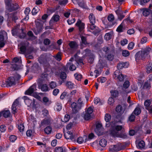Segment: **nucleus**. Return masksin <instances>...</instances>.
I'll return each mask as SVG.
<instances>
[{"label":"nucleus","instance_id":"1","mask_svg":"<svg viewBox=\"0 0 152 152\" xmlns=\"http://www.w3.org/2000/svg\"><path fill=\"white\" fill-rule=\"evenodd\" d=\"M20 78V76L18 74H16L13 77H11L9 78L6 81V84H2V87H10L16 84L17 81H18Z\"/></svg>","mask_w":152,"mask_h":152},{"label":"nucleus","instance_id":"2","mask_svg":"<svg viewBox=\"0 0 152 152\" xmlns=\"http://www.w3.org/2000/svg\"><path fill=\"white\" fill-rule=\"evenodd\" d=\"M5 1L6 9L10 12L17 10L19 7L18 4L16 3H15L13 0H5Z\"/></svg>","mask_w":152,"mask_h":152},{"label":"nucleus","instance_id":"3","mask_svg":"<svg viewBox=\"0 0 152 152\" xmlns=\"http://www.w3.org/2000/svg\"><path fill=\"white\" fill-rule=\"evenodd\" d=\"M124 130V128L121 125H116L111 126L110 132V134L114 137L118 136L119 134H120L119 131Z\"/></svg>","mask_w":152,"mask_h":152},{"label":"nucleus","instance_id":"4","mask_svg":"<svg viewBox=\"0 0 152 152\" xmlns=\"http://www.w3.org/2000/svg\"><path fill=\"white\" fill-rule=\"evenodd\" d=\"M38 60L41 64H43L45 72L48 74L54 73L53 70L54 69H51L50 65L46 60L44 59L42 60L41 57H40Z\"/></svg>","mask_w":152,"mask_h":152},{"label":"nucleus","instance_id":"5","mask_svg":"<svg viewBox=\"0 0 152 152\" xmlns=\"http://www.w3.org/2000/svg\"><path fill=\"white\" fill-rule=\"evenodd\" d=\"M103 52H102V51H99L98 53L99 56L100 58H102V57H104V54H108L107 56V59L109 61H112L113 59V52L112 51L110 53V54L109 53V50L108 48L106 47H104L102 50Z\"/></svg>","mask_w":152,"mask_h":152},{"label":"nucleus","instance_id":"6","mask_svg":"<svg viewBox=\"0 0 152 152\" xmlns=\"http://www.w3.org/2000/svg\"><path fill=\"white\" fill-rule=\"evenodd\" d=\"M113 77L115 79L119 81H122L124 79V77L120 71L116 70L114 72Z\"/></svg>","mask_w":152,"mask_h":152},{"label":"nucleus","instance_id":"7","mask_svg":"<svg viewBox=\"0 0 152 152\" xmlns=\"http://www.w3.org/2000/svg\"><path fill=\"white\" fill-rule=\"evenodd\" d=\"M29 43L27 41L22 42L20 45H18V47L20 49L21 53L24 54L25 53L26 48L28 47Z\"/></svg>","mask_w":152,"mask_h":152},{"label":"nucleus","instance_id":"8","mask_svg":"<svg viewBox=\"0 0 152 152\" xmlns=\"http://www.w3.org/2000/svg\"><path fill=\"white\" fill-rule=\"evenodd\" d=\"M36 28L34 30V32L35 34H37L38 33L42 31L43 29V26L39 22H37L36 23Z\"/></svg>","mask_w":152,"mask_h":152},{"label":"nucleus","instance_id":"9","mask_svg":"<svg viewBox=\"0 0 152 152\" xmlns=\"http://www.w3.org/2000/svg\"><path fill=\"white\" fill-rule=\"evenodd\" d=\"M93 112V109L91 107H89L87 110L86 111V113L84 116V118L85 120H88L91 118V114Z\"/></svg>","mask_w":152,"mask_h":152},{"label":"nucleus","instance_id":"10","mask_svg":"<svg viewBox=\"0 0 152 152\" xmlns=\"http://www.w3.org/2000/svg\"><path fill=\"white\" fill-rule=\"evenodd\" d=\"M145 57L144 53L141 50L137 52L135 55V59L137 62L139 60L144 59Z\"/></svg>","mask_w":152,"mask_h":152},{"label":"nucleus","instance_id":"11","mask_svg":"<svg viewBox=\"0 0 152 152\" xmlns=\"http://www.w3.org/2000/svg\"><path fill=\"white\" fill-rule=\"evenodd\" d=\"M24 102L28 106H34L35 103V101L34 99L33 100L29 99L27 96H25L24 97Z\"/></svg>","mask_w":152,"mask_h":152},{"label":"nucleus","instance_id":"12","mask_svg":"<svg viewBox=\"0 0 152 152\" xmlns=\"http://www.w3.org/2000/svg\"><path fill=\"white\" fill-rule=\"evenodd\" d=\"M105 65L106 63L105 61L100 58L99 60L98 63L96 66V69L100 70L102 68H103Z\"/></svg>","mask_w":152,"mask_h":152},{"label":"nucleus","instance_id":"13","mask_svg":"<svg viewBox=\"0 0 152 152\" xmlns=\"http://www.w3.org/2000/svg\"><path fill=\"white\" fill-rule=\"evenodd\" d=\"M19 106V102L18 99H16L13 103L12 106V112L14 114L17 113V108Z\"/></svg>","mask_w":152,"mask_h":152},{"label":"nucleus","instance_id":"14","mask_svg":"<svg viewBox=\"0 0 152 152\" xmlns=\"http://www.w3.org/2000/svg\"><path fill=\"white\" fill-rule=\"evenodd\" d=\"M36 90V85L33 84L28 90L26 91L25 94L26 95H31Z\"/></svg>","mask_w":152,"mask_h":152},{"label":"nucleus","instance_id":"15","mask_svg":"<svg viewBox=\"0 0 152 152\" xmlns=\"http://www.w3.org/2000/svg\"><path fill=\"white\" fill-rule=\"evenodd\" d=\"M75 25L78 27L79 30L80 31H83L85 28V24L80 20H77Z\"/></svg>","mask_w":152,"mask_h":152},{"label":"nucleus","instance_id":"16","mask_svg":"<svg viewBox=\"0 0 152 152\" xmlns=\"http://www.w3.org/2000/svg\"><path fill=\"white\" fill-rule=\"evenodd\" d=\"M115 12L118 16V19L120 20L124 17L125 15H123V12L120 8H118V10H115Z\"/></svg>","mask_w":152,"mask_h":152},{"label":"nucleus","instance_id":"17","mask_svg":"<svg viewBox=\"0 0 152 152\" xmlns=\"http://www.w3.org/2000/svg\"><path fill=\"white\" fill-rule=\"evenodd\" d=\"M64 136L65 138L67 140L69 139L72 140L74 138L73 134L70 131H67L65 133Z\"/></svg>","mask_w":152,"mask_h":152},{"label":"nucleus","instance_id":"18","mask_svg":"<svg viewBox=\"0 0 152 152\" xmlns=\"http://www.w3.org/2000/svg\"><path fill=\"white\" fill-rule=\"evenodd\" d=\"M120 150V149L118 145H112L109 148V151L111 152L118 151Z\"/></svg>","mask_w":152,"mask_h":152},{"label":"nucleus","instance_id":"19","mask_svg":"<svg viewBox=\"0 0 152 152\" xmlns=\"http://www.w3.org/2000/svg\"><path fill=\"white\" fill-rule=\"evenodd\" d=\"M129 64L127 62H121L119 63L117 67L118 69H121L123 68H126L128 67Z\"/></svg>","mask_w":152,"mask_h":152},{"label":"nucleus","instance_id":"20","mask_svg":"<svg viewBox=\"0 0 152 152\" xmlns=\"http://www.w3.org/2000/svg\"><path fill=\"white\" fill-rule=\"evenodd\" d=\"M133 1L134 4L137 5L140 2V5H143L148 2L150 0H133Z\"/></svg>","mask_w":152,"mask_h":152},{"label":"nucleus","instance_id":"21","mask_svg":"<svg viewBox=\"0 0 152 152\" xmlns=\"http://www.w3.org/2000/svg\"><path fill=\"white\" fill-rule=\"evenodd\" d=\"M142 12L143 15L144 16H148L150 14H152V11L149 9L143 8L142 9Z\"/></svg>","mask_w":152,"mask_h":152},{"label":"nucleus","instance_id":"22","mask_svg":"<svg viewBox=\"0 0 152 152\" xmlns=\"http://www.w3.org/2000/svg\"><path fill=\"white\" fill-rule=\"evenodd\" d=\"M69 45L71 49L74 50L77 49L78 47L77 43L75 41L70 42L69 44Z\"/></svg>","mask_w":152,"mask_h":152},{"label":"nucleus","instance_id":"23","mask_svg":"<svg viewBox=\"0 0 152 152\" xmlns=\"http://www.w3.org/2000/svg\"><path fill=\"white\" fill-rule=\"evenodd\" d=\"M77 106H78L77 104L75 102H73L71 104V107L73 113H76L78 110L80 109L79 108H78V107Z\"/></svg>","mask_w":152,"mask_h":152},{"label":"nucleus","instance_id":"24","mask_svg":"<svg viewBox=\"0 0 152 152\" xmlns=\"http://www.w3.org/2000/svg\"><path fill=\"white\" fill-rule=\"evenodd\" d=\"M125 109L123 108L121 105H118L116 108V111L118 113L122 114L125 111Z\"/></svg>","mask_w":152,"mask_h":152},{"label":"nucleus","instance_id":"25","mask_svg":"<svg viewBox=\"0 0 152 152\" xmlns=\"http://www.w3.org/2000/svg\"><path fill=\"white\" fill-rule=\"evenodd\" d=\"M42 101L43 103L45 105L47 106L49 105L51 103V101L49 99L48 97L46 96H44L43 97Z\"/></svg>","mask_w":152,"mask_h":152},{"label":"nucleus","instance_id":"26","mask_svg":"<svg viewBox=\"0 0 152 152\" xmlns=\"http://www.w3.org/2000/svg\"><path fill=\"white\" fill-rule=\"evenodd\" d=\"M30 9L29 7H27L26 8L25 11H24V13L26 15L25 18H24L23 20H28L29 19V16H28V15L29 13L30 12Z\"/></svg>","mask_w":152,"mask_h":152},{"label":"nucleus","instance_id":"27","mask_svg":"<svg viewBox=\"0 0 152 152\" xmlns=\"http://www.w3.org/2000/svg\"><path fill=\"white\" fill-rule=\"evenodd\" d=\"M113 34V32L112 31L106 33L104 36V39L107 40H110Z\"/></svg>","mask_w":152,"mask_h":152},{"label":"nucleus","instance_id":"28","mask_svg":"<svg viewBox=\"0 0 152 152\" xmlns=\"http://www.w3.org/2000/svg\"><path fill=\"white\" fill-rule=\"evenodd\" d=\"M89 19L91 24H94L95 23V18L92 13H91L89 16Z\"/></svg>","mask_w":152,"mask_h":152},{"label":"nucleus","instance_id":"29","mask_svg":"<svg viewBox=\"0 0 152 152\" xmlns=\"http://www.w3.org/2000/svg\"><path fill=\"white\" fill-rule=\"evenodd\" d=\"M141 112L140 107L138 105L132 113L135 115H138L140 114Z\"/></svg>","mask_w":152,"mask_h":152},{"label":"nucleus","instance_id":"30","mask_svg":"<svg viewBox=\"0 0 152 152\" xmlns=\"http://www.w3.org/2000/svg\"><path fill=\"white\" fill-rule=\"evenodd\" d=\"M3 116L6 118L10 116V113L9 110H6L3 111L1 112Z\"/></svg>","mask_w":152,"mask_h":152},{"label":"nucleus","instance_id":"31","mask_svg":"<svg viewBox=\"0 0 152 152\" xmlns=\"http://www.w3.org/2000/svg\"><path fill=\"white\" fill-rule=\"evenodd\" d=\"M8 18L9 19L11 18L12 20H15L18 19L16 13H15L9 14L8 15Z\"/></svg>","mask_w":152,"mask_h":152},{"label":"nucleus","instance_id":"32","mask_svg":"<svg viewBox=\"0 0 152 152\" xmlns=\"http://www.w3.org/2000/svg\"><path fill=\"white\" fill-rule=\"evenodd\" d=\"M107 141L104 139H101L99 141V144L102 147H105L107 145Z\"/></svg>","mask_w":152,"mask_h":152},{"label":"nucleus","instance_id":"33","mask_svg":"<svg viewBox=\"0 0 152 152\" xmlns=\"http://www.w3.org/2000/svg\"><path fill=\"white\" fill-rule=\"evenodd\" d=\"M151 87L150 84L148 81L145 82L142 86V88L143 89H148Z\"/></svg>","mask_w":152,"mask_h":152},{"label":"nucleus","instance_id":"34","mask_svg":"<svg viewBox=\"0 0 152 152\" xmlns=\"http://www.w3.org/2000/svg\"><path fill=\"white\" fill-rule=\"evenodd\" d=\"M145 143L143 141H141L138 144L137 147L138 148L141 149L145 146Z\"/></svg>","mask_w":152,"mask_h":152},{"label":"nucleus","instance_id":"35","mask_svg":"<svg viewBox=\"0 0 152 152\" xmlns=\"http://www.w3.org/2000/svg\"><path fill=\"white\" fill-rule=\"evenodd\" d=\"M4 37L3 35H0V47L3 48L5 45V43L4 41Z\"/></svg>","mask_w":152,"mask_h":152},{"label":"nucleus","instance_id":"36","mask_svg":"<svg viewBox=\"0 0 152 152\" xmlns=\"http://www.w3.org/2000/svg\"><path fill=\"white\" fill-rule=\"evenodd\" d=\"M69 66V69L70 71H73L76 69V67L75 65L69 63H68L66 64V66L67 67Z\"/></svg>","mask_w":152,"mask_h":152},{"label":"nucleus","instance_id":"37","mask_svg":"<svg viewBox=\"0 0 152 152\" xmlns=\"http://www.w3.org/2000/svg\"><path fill=\"white\" fill-rule=\"evenodd\" d=\"M151 49L149 47H147L144 50H142L144 53V55L145 56L148 55Z\"/></svg>","mask_w":152,"mask_h":152},{"label":"nucleus","instance_id":"38","mask_svg":"<svg viewBox=\"0 0 152 152\" xmlns=\"http://www.w3.org/2000/svg\"><path fill=\"white\" fill-rule=\"evenodd\" d=\"M50 119H44L42 122L41 124L42 125H49L50 123Z\"/></svg>","mask_w":152,"mask_h":152},{"label":"nucleus","instance_id":"39","mask_svg":"<svg viewBox=\"0 0 152 152\" xmlns=\"http://www.w3.org/2000/svg\"><path fill=\"white\" fill-rule=\"evenodd\" d=\"M59 18L60 17L58 15H54L52 17L51 21L53 20L55 22H57L59 20Z\"/></svg>","mask_w":152,"mask_h":152},{"label":"nucleus","instance_id":"40","mask_svg":"<svg viewBox=\"0 0 152 152\" xmlns=\"http://www.w3.org/2000/svg\"><path fill=\"white\" fill-rule=\"evenodd\" d=\"M13 62L17 63L18 62L20 64L21 63L22 61L21 57H15L12 60Z\"/></svg>","mask_w":152,"mask_h":152},{"label":"nucleus","instance_id":"41","mask_svg":"<svg viewBox=\"0 0 152 152\" xmlns=\"http://www.w3.org/2000/svg\"><path fill=\"white\" fill-rule=\"evenodd\" d=\"M44 131L46 134H50L52 131V128L50 126H47L45 128Z\"/></svg>","mask_w":152,"mask_h":152},{"label":"nucleus","instance_id":"42","mask_svg":"<svg viewBox=\"0 0 152 152\" xmlns=\"http://www.w3.org/2000/svg\"><path fill=\"white\" fill-rule=\"evenodd\" d=\"M81 45H86L87 44L86 38L84 36H81Z\"/></svg>","mask_w":152,"mask_h":152},{"label":"nucleus","instance_id":"43","mask_svg":"<svg viewBox=\"0 0 152 152\" xmlns=\"http://www.w3.org/2000/svg\"><path fill=\"white\" fill-rule=\"evenodd\" d=\"M78 108L80 109L81 108V107L83 105V102L82 101L81 98H79L77 102V103H76Z\"/></svg>","mask_w":152,"mask_h":152},{"label":"nucleus","instance_id":"44","mask_svg":"<svg viewBox=\"0 0 152 152\" xmlns=\"http://www.w3.org/2000/svg\"><path fill=\"white\" fill-rule=\"evenodd\" d=\"M74 76L76 79L78 81L80 80L82 77V75L78 73H75L74 74Z\"/></svg>","mask_w":152,"mask_h":152},{"label":"nucleus","instance_id":"45","mask_svg":"<svg viewBox=\"0 0 152 152\" xmlns=\"http://www.w3.org/2000/svg\"><path fill=\"white\" fill-rule=\"evenodd\" d=\"M66 85L67 87L70 88L72 89L74 87V84L70 81L67 82Z\"/></svg>","mask_w":152,"mask_h":152},{"label":"nucleus","instance_id":"46","mask_svg":"<svg viewBox=\"0 0 152 152\" xmlns=\"http://www.w3.org/2000/svg\"><path fill=\"white\" fill-rule=\"evenodd\" d=\"M111 119V116L109 114H106L104 116V120L106 122H109Z\"/></svg>","mask_w":152,"mask_h":152},{"label":"nucleus","instance_id":"47","mask_svg":"<svg viewBox=\"0 0 152 152\" xmlns=\"http://www.w3.org/2000/svg\"><path fill=\"white\" fill-rule=\"evenodd\" d=\"M76 92L77 91L76 90L72 91L70 94H68L67 95V98H70L72 97L73 96L76 94Z\"/></svg>","mask_w":152,"mask_h":152},{"label":"nucleus","instance_id":"48","mask_svg":"<svg viewBox=\"0 0 152 152\" xmlns=\"http://www.w3.org/2000/svg\"><path fill=\"white\" fill-rule=\"evenodd\" d=\"M122 54L123 56L124 57H127L129 55L130 53L128 51L126 50H122Z\"/></svg>","mask_w":152,"mask_h":152},{"label":"nucleus","instance_id":"49","mask_svg":"<svg viewBox=\"0 0 152 152\" xmlns=\"http://www.w3.org/2000/svg\"><path fill=\"white\" fill-rule=\"evenodd\" d=\"M39 11V9L37 7H35L33 9L32 11V13L33 15H35L37 14Z\"/></svg>","mask_w":152,"mask_h":152},{"label":"nucleus","instance_id":"50","mask_svg":"<svg viewBox=\"0 0 152 152\" xmlns=\"http://www.w3.org/2000/svg\"><path fill=\"white\" fill-rule=\"evenodd\" d=\"M41 89L42 91H46L48 90V88L46 84H45L42 85Z\"/></svg>","mask_w":152,"mask_h":152},{"label":"nucleus","instance_id":"51","mask_svg":"<svg viewBox=\"0 0 152 152\" xmlns=\"http://www.w3.org/2000/svg\"><path fill=\"white\" fill-rule=\"evenodd\" d=\"M111 95L114 97H116L118 96V92L116 90H112L110 91Z\"/></svg>","mask_w":152,"mask_h":152},{"label":"nucleus","instance_id":"52","mask_svg":"<svg viewBox=\"0 0 152 152\" xmlns=\"http://www.w3.org/2000/svg\"><path fill=\"white\" fill-rule=\"evenodd\" d=\"M68 92L66 91L65 90L64 92L61 94L60 96V99H63L65 96L67 97Z\"/></svg>","mask_w":152,"mask_h":152},{"label":"nucleus","instance_id":"53","mask_svg":"<svg viewBox=\"0 0 152 152\" xmlns=\"http://www.w3.org/2000/svg\"><path fill=\"white\" fill-rule=\"evenodd\" d=\"M151 102L149 100H145L144 103V104L145 107V109H146L147 107L150 106Z\"/></svg>","mask_w":152,"mask_h":152},{"label":"nucleus","instance_id":"54","mask_svg":"<svg viewBox=\"0 0 152 152\" xmlns=\"http://www.w3.org/2000/svg\"><path fill=\"white\" fill-rule=\"evenodd\" d=\"M28 35L29 37H30L31 39L33 40L35 39V37L34 36L33 33L31 31H29L28 32Z\"/></svg>","mask_w":152,"mask_h":152},{"label":"nucleus","instance_id":"55","mask_svg":"<svg viewBox=\"0 0 152 152\" xmlns=\"http://www.w3.org/2000/svg\"><path fill=\"white\" fill-rule=\"evenodd\" d=\"M56 108L57 111H60L62 109V105L61 103H57L56 104Z\"/></svg>","mask_w":152,"mask_h":152},{"label":"nucleus","instance_id":"56","mask_svg":"<svg viewBox=\"0 0 152 152\" xmlns=\"http://www.w3.org/2000/svg\"><path fill=\"white\" fill-rule=\"evenodd\" d=\"M107 19L109 21H113L114 20V17L113 14H111L108 16L107 17Z\"/></svg>","mask_w":152,"mask_h":152},{"label":"nucleus","instance_id":"57","mask_svg":"<svg viewBox=\"0 0 152 152\" xmlns=\"http://www.w3.org/2000/svg\"><path fill=\"white\" fill-rule=\"evenodd\" d=\"M130 85L129 82L128 81H125L123 84V87L125 88H128Z\"/></svg>","mask_w":152,"mask_h":152},{"label":"nucleus","instance_id":"58","mask_svg":"<svg viewBox=\"0 0 152 152\" xmlns=\"http://www.w3.org/2000/svg\"><path fill=\"white\" fill-rule=\"evenodd\" d=\"M24 126L23 124H20L18 125V129L20 132H23L24 130Z\"/></svg>","mask_w":152,"mask_h":152},{"label":"nucleus","instance_id":"59","mask_svg":"<svg viewBox=\"0 0 152 152\" xmlns=\"http://www.w3.org/2000/svg\"><path fill=\"white\" fill-rule=\"evenodd\" d=\"M128 41L126 39H124L121 40V44L124 46L128 43Z\"/></svg>","mask_w":152,"mask_h":152},{"label":"nucleus","instance_id":"60","mask_svg":"<svg viewBox=\"0 0 152 152\" xmlns=\"http://www.w3.org/2000/svg\"><path fill=\"white\" fill-rule=\"evenodd\" d=\"M135 118V116L133 115V113H132L129 117V120L130 121L132 122L134 120Z\"/></svg>","mask_w":152,"mask_h":152},{"label":"nucleus","instance_id":"61","mask_svg":"<svg viewBox=\"0 0 152 152\" xmlns=\"http://www.w3.org/2000/svg\"><path fill=\"white\" fill-rule=\"evenodd\" d=\"M57 86V84L55 82H51L50 84V87L52 89H53Z\"/></svg>","mask_w":152,"mask_h":152},{"label":"nucleus","instance_id":"62","mask_svg":"<svg viewBox=\"0 0 152 152\" xmlns=\"http://www.w3.org/2000/svg\"><path fill=\"white\" fill-rule=\"evenodd\" d=\"M16 139L17 137L15 135H11L10 137V140L11 142H14Z\"/></svg>","mask_w":152,"mask_h":152},{"label":"nucleus","instance_id":"63","mask_svg":"<svg viewBox=\"0 0 152 152\" xmlns=\"http://www.w3.org/2000/svg\"><path fill=\"white\" fill-rule=\"evenodd\" d=\"M55 59L57 61H60L61 59V56L60 53L58 52L56 56H54Z\"/></svg>","mask_w":152,"mask_h":152},{"label":"nucleus","instance_id":"64","mask_svg":"<svg viewBox=\"0 0 152 152\" xmlns=\"http://www.w3.org/2000/svg\"><path fill=\"white\" fill-rule=\"evenodd\" d=\"M63 150L61 147H56L55 149V152H63Z\"/></svg>","mask_w":152,"mask_h":152}]
</instances>
